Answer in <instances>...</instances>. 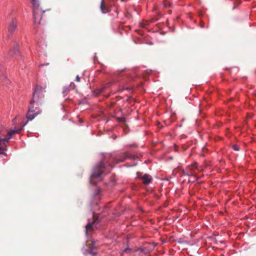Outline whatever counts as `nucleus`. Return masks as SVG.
<instances>
[{"instance_id": "f257e3e1", "label": "nucleus", "mask_w": 256, "mask_h": 256, "mask_svg": "<svg viewBox=\"0 0 256 256\" xmlns=\"http://www.w3.org/2000/svg\"><path fill=\"white\" fill-rule=\"evenodd\" d=\"M106 168L104 163V160H102L94 168V172L90 178V182L96 184L98 181L101 180V176L106 173Z\"/></svg>"}, {"instance_id": "f03ea898", "label": "nucleus", "mask_w": 256, "mask_h": 256, "mask_svg": "<svg viewBox=\"0 0 256 256\" xmlns=\"http://www.w3.org/2000/svg\"><path fill=\"white\" fill-rule=\"evenodd\" d=\"M44 88H42L39 85H36L33 92L32 100L30 101V104H34V103L39 105L44 100Z\"/></svg>"}, {"instance_id": "7ed1b4c3", "label": "nucleus", "mask_w": 256, "mask_h": 256, "mask_svg": "<svg viewBox=\"0 0 256 256\" xmlns=\"http://www.w3.org/2000/svg\"><path fill=\"white\" fill-rule=\"evenodd\" d=\"M30 0L33 6V16L34 22L35 23L40 24L42 14H44L47 10H42V8H40L38 0Z\"/></svg>"}, {"instance_id": "20e7f679", "label": "nucleus", "mask_w": 256, "mask_h": 256, "mask_svg": "<svg viewBox=\"0 0 256 256\" xmlns=\"http://www.w3.org/2000/svg\"><path fill=\"white\" fill-rule=\"evenodd\" d=\"M110 159V160L107 161V162L108 164V165L112 167V163L114 164H118L120 162H123L126 158H134V156H132L127 152H125L122 154V156L120 155V156H117L116 158H112L110 155H109Z\"/></svg>"}, {"instance_id": "39448f33", "label": "nucleus", "mask_w": 256, "mask_h": 256, "mask_svg": "<svg viewBox=\"0 0 256 256\" xmlns=\"http://www.w3.org/2000/svg\"><path fill=\"white\" fill-rule=\"evenodd\" d=\"M42 112V110H34V104H30L28 108V111L26 115V118L27 119V122L24 124V126L26 125L28 122L30 120H34L36 116L40 114Z\"/></svg>"}, {"instance_id": "423d86ee", "label": "nucleus", "mask_w": 256, "mask_h": 256, "mask_svg": "<svg viewBox=\"0 0 256 256\" xmlns=\"http://www.w3.org/2000/svg\"><path fill=\"white\" fill-rule=\"evenodd\" d=\"M140 179L142 180V182L145 184H149L151 182L152 180L151 176L148 174H144L140 178Z\"/></svg>"}, {"instance_id": "0eeeda50", "label": "nucleus", "mask_w": 256, "mask_h": 256, "mask_svg": "<svg viewBox=\"0 0 256 256\" xmlns=\"http://www.w3.org/2000/svg\"><path fill=\"white\" fill-rule=\"evenodd\" d=\"M17 27V22L16 20L13 19L8 28V32L10 33H12L15 30Z\"/></svg>"}, {"instance_id": "6e6552de", "label": "nucleus", "mask_w": 256, "mask_h": 256, "mask_svg": "<svg viewBox=\"0 0 256 256\" xmlns=\"http://www.w3.org/2000/svg\"><path fill=\"white\" fill-rule=\"evenodd\" d=\"M90 245V244H89ZM88 252L92 255L94 256L96 254V252L95 250L94 242L92 241L90 246H89Z\"/></svg>"}, {"instance_id": "1a4fd4ad", "label": "nucleus", "mask_w": 256, "mask_h": 256, "mask_svg": "<svg viewBox=\"0 0 256 256\" xmlns=\"http://www.w3.org/2000/svg\"><path fill=\"white\" fill-rule=\"evenodd\" d=\"M100 8L102 12L104 14H106L110 11L108 8L106 6L104 0H101Z\"/></svg>"}, {"instance_id": "9d476101", "label": "nucleus", "mask_w": 256, "mask_h": 256, "mask_svg": "<svg viewBox=\"0 0 256 256\" xmlns=\"http://www.w3.org/2000/svg\"><path fill=\"white\" fill-rule=\"evenodd\" d=\"M10 138V137L9 136H6V138H1L0 137V151L4 152L6 150L4 147H2V146L1 143L2 142H8Z\"/></svg>"}, {"instance_id": "9b49d317", "label": "nucleus", "mask_w": 256, "mask_h": 256, "mask_svg": "<svg viewBox=\"0 0 256 256\" xmlns=\"http://www.w3.org/2000/svg\"><path fill=\"white\" fill-rule=\"evenodd\" d=\"M95 222V220L94 221L92 222H89L88 223L86 226V234L88 233V231H90L92 230L93 225L94 222Z\"/></svg>"}, {"instance_id": "f8f14e48", "label": "nucleus", "mask_w": 256, "mask_h": 256, "mask_svg": "<svg viewBox=\"0 0 256 256\" xmlns=\"http://www.w3.org/2000/svg\"><path fill=\"white\" fill-rule=\"evenodd\" d=\"M198 168V165L196 163L194 164H192L188 166V169L190 170V171H194L196 170Z\"/></svg>"}, {"instance_id": "ddd939ff", "label": "nucleus", "mask_w": 256, "mask_h": 256, "mask_svg": "<svg viewBox=\"0 0 256 256\" xmlns=\"http://www.w3.org/2000/svg\"><path fill=\"white\" fill-rule=\"evenodd\" d=\"M20 54V52H19V50L18 49V47L17 46V44H16V45H14V52L12 53L10 52V54L13 56L14 54L17 55V54Z\"/></svg>"}, {"instance_id": "4468645a", "label": "nucleus", "mask_w": 256, "mask_h": 256, "mask_svg": "<svg viewBox=\"0 0 256 256\" xmlns=\"http://www.w3.org/2000/svg\"><path fill=\"white\" fill-rule=\"evenodd\" d=\"M70 90V88L68 86L64 87L62 90V93L64 96H65L67 94L68 92Z\"/></svg>"}, {"instance_id": "2eb2a0df", "label": "nucleus", "mask_w": 256, "mask_h": 256, "mask_svg": "<svg viewBox=\"0 0 256 256\" xmlns=\"http://www.w3.org/2000/svg\"><path fill=\"white\" fill-rule=\"evenodd\" d=\"M171 5H172L171 2L168 0H165L164 2V6L165 8H167L168 6H170Z\"/></svg>"}, {"instance_id": "dca6fc26", "label": "nucleus", "mask_w": 256, "mask_h": 256, "mask_svg": "<svg viewBox=\"0 0 256 256\" xmlns=\"http://www.w3.org/2000/svg\"><path fill=\"white\" fill-rule=\"evenodd\" d=\"M18 132V130H11L9 132L8 136L11 138L12 135Z\"/></svg>"}, {"instance_id": "f3484780", "label": "nucleus", "mask_w": 256, "mask_h": 256, "mask_svg": "<svg viewBox=\"0 0 256 256\" xmlns=\"http://www.w3.org/2000/svg\"><path fill=\"white\" fill-rule=\"evenodd\" d=\"M232 148L234 150H236V151H238L240 150L239 146L236 144L233 145Z\"/></svg>"}, {"instance_id": "a211bd4d", "label": "nucleus", "mask_w": 256, "mask_h": 256, "mask_svg": "<svg viewBox=\"0 0 256 256\" xmlns=\"http://www.w3.org/2000/svg\"><path fill=\"white\" fill-rule=\"evenodd\" d=\"M70 90L74 89L76 87V85L74 82H72L68 86Z\"/></svg>"}, {"instance_id": "6ab92c4d", "label": "nucleus", "mask_w": 256, "mask_h": 256, "mask_svg": "<svg viewBox=\"0 0 256 256\" xmlns=\"http://www.w3.org/2000/svg\"><path fill=\"white\" fill-rule=\"evenodd\" d=\"M186 174H187L188 176H194L195 178H198L196 176L195 174H192V172H188Z\"/></svg>"}, {"instance_id": "aec40b11", "label": "nucleus", "mask_w": 256, "mask_h": 256, "mask_svg": "<svg viewBox=\"0 0 256 256\" xmlns=\"http://www.w3.org/2000/svg\"><path fill=\"white\" fill-rule=\"evenodd\" d=\"M76 81L78 82H80V78L78 76H76Z\"/></svg>"}, {"instance_id": "412c9836", "label": "nucleus", "mask_w": 256, "mask_h": 256, "mask_svg": "<svg viewBox=\"0 0 256 256\" xmlns=\"http://www.w3.org/2000/svg\"><path fill=\"white\" fill-rule=\"evenodd\" d=\"M100 192V188H97V190H96V195H98V194H99V193Z\"/></svg>"}, {"instance_id": "4be33fe9", "label": "nucleus", "mask_w": 256, "mask_h": 256, "mask_svg": "<svg viewBox=\"0 0 256 256\" xmlns=\"http://www.w3.org/2000/svg\"><path fill=\"white\" fill-rule=\"evenodd\" d=\"M200 26L201 28H204V23L203 22H201L200 24Z\"/></svg>"}, {"instance_id": "5701e85b", "label": "nucleus", "mask_w": 256, "mask_h": 256, "mask_svg": "<svg viewBox=\"0 0 256 256\" xmlns=\"http://www.w3.org/2000/svg\"><path fill=\"white\" fill-rule=\"evenodd\" d=\"M104 88H103L100 91V92H103L104 90Z\"/></svg>"}, {"instance_id": "b1692460", "label": "nucleus", "mask_w": 256, "mask_h": 256, "mask_svg": "<svg viewBox=\"0 0 256 256\" xmlns=\"http://www.w3.org/2000/svg\"><path fill=\"white\" fill-rule=\"evenodd\" d=\"M129 250L128 249V248H126L124 250V252H126L128 250Z\"/></svg>"}, {"instance_id": "393cba45", "label": "nucleus", "mask_w": 256, "mask_h": 256, "mask_svg": "<svg viewBox=\"0 0 256 256\" xmlns=\"http://www.w3.org/2000/svg\"><path fill=\"white\" fill-rule=\"evenodd\" d=\"M4 152H2V151H0V154H2L4 153Z\"/></svg>"}, {"instance_id": "a878e982", "label": "nucleus", "mask_w": 256, "mask_h": 256, "mask_svg": "<svg viewBox=\"0 0 256 256\" xmlns=\"http://www.w3.org/2000/svg\"><path fill=\"white\" fill-rule=\"evenodd\" d=\"M134 145L133 144V145H130V146H134Z\"/></svg>"}]
</instances>
